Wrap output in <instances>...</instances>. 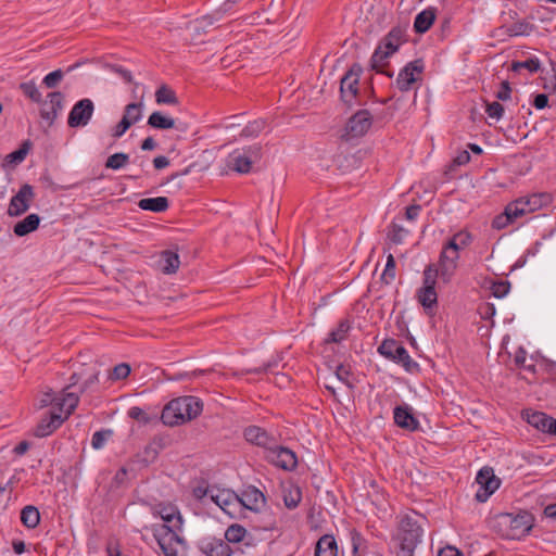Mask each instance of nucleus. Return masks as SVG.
<instances>
[{"mask_svg":"<svg viewBox=\"0 0 556 556\" xmlns=\"http://www.w3.org/2000/svg\"><path fill=\"white\" fill-rule=\"evenodd\" d=\"M131 372V367L128 363L116 364L112 369L108 370L106 382H118L127 379Z\"/></svg>","mask_w":556,"mask_h":556,"instance_id":"nucleus-34","label":"nucleus"},{"mask_svg":"<svg viewBox=\"0 0 556 556\" xmlns=\"http://www.w3.org/2000/svg\"><path fill=\"white\" fill-rule=\"evenodd\" d=\"M435 20V10L428 8L418 13L414 21V29L417 34H425L430 29Z\"/></svg>","mask_w":556,"mask_h":556,"instance_id":"nucleus-27","label":"nucleus"},{"mask_svg":"<svg viewBox=\"0 0 556 556\" xmlns=\"http://www.w3.org/2000/svg\"><path fill=\"white\" fill-rule=\"evenodd\" d=\"M337 554L338 546L332 535L325 534L317 541L315 556H337Z\"/></svg>","mask_w":556,"mask_h":556,"instance_id":"nucleus-31","label":"nucleus"},{"mask_svg":"<svg viewBox=\"0 0 556 556\" xmlns=\"http://www.w3.org/2000/svg\"><path fill=\"white\" fill-rule=\"evenodd\" d=\"M127 414L129 418L137 420L143 425H147L150 421L149 415L138 406L130 407Z\"/></svg>","mask_w":556,"mask_h":556,"instance_id":"nucleus-57","label":"nucleus"},{"mask_svg":"<svg viewBox=\"0 0 556 556\" xmlns=\"http://www.w3.org/2000/svg\"><path fill=\"white\" fill-rule=\"evenodd\" d=\"M509 289L510 283L508 281L503 280L494 282L491 287L492 294L497 299L504 298L509 292Z\"/></svg>","mask_w":556,"mask_h":556,"instance_id":"nucleus-58","label":"nucleus"},{"mask_svg":"<svg viewBox=\"0 0 556 556\" xmlns=\"http://www.w3.org/2000/svg\"><path fill=\"white\" fill-rule=\"evenodd\" d=\"M424 72V62L422 60H414L408 62L399 73L395 86L402 91L406 92L414 88V85L421 80V75Z\"/></svg>","mask_w":556,"mask_h":556,"instance_id":"nucleus-11","label":"nucleus"},{"mask_svg":"<svg viewBox=\"0 0 556 556\" xmlns=\"http://www.w3.org/2000/svg\"><path fill=\"white\" fill-rule=\"evenodd\" d=\"M472 240V235L463 229L453 235V237L446 242L445 247L459 254V251L470 245Z\"/></svg>","mask_w":556,"mask_h":556,"instance_id":"nucleus-33","label":"nucleus"},{"mask_svg":"<svg viewBox=\"0 0 556 556\" xmlns=\"http://www.w3.org/2000/svg\"><path fill=\"white\" fill-rule=\"evenodd\" d=\"M534 29V25L526 20L517 21L510 25H503L496 28L497 36L517 37L529 36Z\"/></svg>","mask_w":556,"mask_h":556,"instance_id":"nucleus-24","label":"nucleus"},{"mask_svg":"<svg viewBox=\"0 0 556 556\" xmlns=\"http://www.w3.org/2000/svg\"><path fill=\"white\" fill-rule=\"evenodd\" d=\"M242 508V518H247L245 511L258 514L266 508V496L254 485L244 486L238 494Z\"/></svg>","mask_w":556,"mask_h":556,"instance_id":"nucleus-10","label":"nucleus"},{"mask_svg":"<svg viewBox=\"0 0 556 556\" xmlns=\"http://www.w3.org/2000/svg\"><path fill=\"white\" fill-rule=\"evenodd\" d=\"M363 68L359 64H353L340 81V94L342 101L351 105L358 94L359 77Z\"/></svg>","mask_w":556,"mask_h":556,"instance_id":"nucleus-9","label":"nucleus"},{"mask_svg":"<svg viewBox=\"0 0 556 556\" xmlns=\"http://www.w3.org/2000/svg\"><path fill=\"white\" fill-rule=\"evenodd\" d=\"M212 500L229 518L242 517V508L237 493L219 491L216 495H212Z\"/></svg>","mask_w":556,"mask_h":556,"instance_id":"nucleus-16","label":"nucleus"},{"mask_svg":"<svg viewBox=\"0 0 556 556\" xmlns=\"http://www.w3.org/2000/svg\"><path fill=\"white\" fill-rule=\"evenodd\" d=\"M513 223H514V220L511 219L510 215L504 210V212L502 214H500L493 218L492 227L494 229L501 230Z\"/></svg>","mask_w":556,"mask_h":556,"instance_id":"nucleus-56","label":"nucleus"},{"mask_svg":"<svg viewBox=\"0 0 556 556\" xmlns=\"http://www.w3.org/2000/svg\"><path fill=\"white\" fill-rule=\"evenodd\" d=\"M30 148H31V142L29 140L24 141L22 143V146L20 147V149L9 153L5 156L4 164L5 165H16V164L22 163L25 160Z\"/></svg>","mask_w":556,"mask_h":556,"instance_id":"nucleus-39","label":"nucleus"},{"mask_svg":"<svg viewBox=\"0 0 556 556\" xmlns=\"http://www.w3.org/2000/svg\"><path fill=\"white\" fill-rule=\"evenodd\" d=\"M527 421L530 426L542 431L554 435V429L556 426V419L548 416L543 412H532L527 414Z\"/></svg>","mask_w":556,"mask_h":556,"instance_id":"nucleus-23","label":"nucleus"},{"mask_svg":"<svg viewBox=\"0 0 556 556\" xmlns=\"http://www.w3.org/2000/svg\"><path fill=\"white\" fill-rule=\"evenodd\" d=\"M130 127V123L122 118L119 123L112 129V137L115 139L121 138Z\"/></svg>","mask_w":556,"mask_h":556,"instance_id":"nucleus-59","label":"nucleus"},{"mask_svg":"<svg viewBox=\"0 0 556 556\" xmlns=\"http://www.w3.org/2000/svg\"><path fill=\"white\" fill-rule=\"evenodd\" d=\"M156 514L162 521H181V515L176 505L172 503H162L156 506Z\"/></svg>","mask_w":556,"mask_h":556,"instance_id":"nucleus-36","label":"nucleus"},{"mask_svg":"<svg viewBox=\"0 0 556 556\" xmlns=\"http://www.w3.org/2000/svg\"><path fill=\"white\" fill-rule=\"evenodd\" d=\"M138 206L143 211L163 213L169 207V201L166 197L144 198L138 202Z\"/></svg>","mask_w":556,"mask_h":556,"instance_id":"nucleus-30","label":"nucleus"},{"mask_svg":"<svg viewBox=\"0 0 556 556\" xmlns=\"http://www.w3.org/2000/svg\"><path fill=\"white\" fill-rule=\"evenodd\" d=\"M247 535V530L239 523H231L230 527L225 532V538L228 544L229 543H239L244 540Z\"/></svg>","mask_w":556,"mask_h":556,"instance_id":"nucleus-41","label":"nucleus"},{"mask_svg":"<svg viewBox=\"0 0 556 556\" xmlns=\"http://www.w3.org/2000/svg\"><path fill=\"white\" fill-rule=\"evenodd\" d=\"M421 211V206L419 204H412L406 207L405 217L407 220H415Z\"/></svg>","mask_w":556,"mask_h":556,"instance_id":"nucleus-62","label":"nucleus"},{"mask_svg":"<svg viewBox=\"0 0 556 556\" xmlns=\"http://www.w3.org/2000/svg\"><path fill=\"white\" fill-rule=\"evenodd\" d=\"M148 125L156 129H170L175 127V119L155 111L149 116Z\"/></svg>","mask_w":556,"mask_h":556,"instance_id":"nucleus-35","label":"nucleus"},{"mask_svg":"<svg viewBox=\"0 0 556 556\" xmlns=\"http://www.w3.org/2000/svg\"><path fill=\"white\" fill-rule=\"evenodd\" d=\"M93 112V104L89 99L78 101L68 115V125L71 127H79L87 125Z\"/></svg>","mask_w":556,"mask_h":556,"instance_id":"nucleus-20","label":"nucleus"},{"mask_svg":"<svg viewBox=\"0 0 556 556\" xmlns=\"http://www.w3.org/2000/svg\"><path fill=\"white\" fill-rule=\"evenodd\" d=\"M283 503L287 508L293 509L295 508L302 498V492L299 486L288 485L282 490Z\"/></svg>","mask_w":556,"mask_h":556,"instance_id":"nucleus-37","label":"nucleus"},{"mask_svg":"<svg viewBox=\"0 0 556 556\" xmlns=\"http://www.w3.org/2000/svg\"><path fill=\"white\" fill-rule=\"evenodd\" d=\"M395 258L392 254H389L387 257V263L384 270L381 275V279L387 283H391L395 278Z\"/></svg>","mask_w":556,"mask_h":556,"instance_id":"nucleus-51","label":"nucleus"},{"mask_svg":"<svg viewBox=\"0 0 556 556\" xmlns=\"http://www.w3.org/2000/svg\"><path fill=\"white\" fill-rule=\"evenodd\" d=\"M421 535L419 523H397L391 535V541L397 548L396 556H414Z\"/></svg>","mask_w":556,"mask_h":556,"instance_id":"nucleus-4","label":"nucleus"},{"mask_svg":"<svg viewBox=\"0 0 556 556\" xmlns=\"http://www.w3.org/2000/svg\"><path fill=\"white\" fill-rule=\"evenodd\" d=\"M40 217L37 214H29L14 225L13 231L17 237H24L38 228Z\"/></svg>","mask_w":556,"mask_h":556,"instance_id":"nucleus-29","label":"nucleus"},{"mask_svg":"<svg viewBox=\"0 0 556 556\" xmlns=\"http://www.w3.org/2000/svg\"><path fill=\"white\" fill-rule=\"evenodd\" d=\"M440 278V274L435 270V266L430 264L424 270L422 287L435 288L437 278Z\"/></svg>","mask_w":556,"mask_h":556,"instance_id":"nucleus-52","label":"nucleus"},{"mask_svg":"<svg viewBox=\"0 0 556 556\" xmlns=\"http://www.w3.org/2000/svg\"><path fill=\"white\" fill-rule=\"evenodd\" d=\"M15 483V477H12L5 482L0 480V513L8 507Z\"/></svg>","mask_w":556,"mask_h":556,"instance_id":"nucleus-40","label":"nucleus"},{"mask_svg":"<svg viewBox=\"0 0 556 556\" xmlns=\"http://www.w3.org/2000/svg\"><path fill=\"white\" fill-rule=\"evenodd\" d=\"M142 117V103H129L125 106L123 119L130 123V126L138 123Z\"/></svg>","mask_w":556,"mask_h":556,"instance_id":"nucleus-43","label":"nucleus"},{"mask_svg":"<svg viewBox=\"0 0 556 556\" xmlns=\"http://www.w3.org/2000/svg\"><path fill=\"white\" fill-rule=\"evenodd\" d=\"M505 211L510 215L511 219L515 222L517 218L529 214L525 204H522L520 198L508 203L505 207Z\"/></svg>","mask_w":556,"mask_h":556,"instance_id":"nucleus-50","label":"nucleus"},{"mask_svg":"<svg viewBox=\"0 0 556 556\" xmlns=\"http://www.w3.org/2000/svg\"><path fill=\"white\" fill-rule=\"evenodd\" d=\"M458 258H459L458 253L448 249L445 245L443 247V249L440 253L438 266H435V270L439 271L440 279L444 283H448L452 280V278L454 277L455 271L457 269Z\"/></svg>","mask_w":556,"mask_h":556,"instance_id":"nucleus-15","label":"nucleus"},{"mask_svg":"<svg viewBox=\"0 0 556 556\" xmlns=\"http://www.w3.org/2000/svg\"><path fill=\"white\" fill-rule=\"evenodd\" d=\"M416 298L425 312L432 314L438 306V294L433 287H421L417 290Z\"/></svg>","mask_w":556,"mask_h":556,"instance_id":"nucleus-25","label":"nucleus"},{"mask_svg":"<svg viewBox=\"0 0 556 556\" xmlns=\"http://www.w3.org/2000/svg\"><path fill=\"white\" fill-rule=\"evenodd\" d=\"M265 126L266 122L264 119H255L250 122L241 130V136L245 138L257 137L265 129Z\"/></svg>","mask_w":556,"mask_h":556,"instance_id":"nucleus-46","label":"nucleus"},{"mask_svg":"<svg viewBox=\"0 0 556 556\" xmlns=\"http://www.w3.org/2000/svg\"><path fill=\"white\" fill-rule=\"evenodd\" d=\"M533 106L536 109V110H543L545 109L547 105H548V97L547 94L545 93H539L534 97L533 99V102H532Z\"/></svg>","mask_w":556,"mask_h":556,"instance_id":"nucleus-61","label":"nucleus"},{"mask_svg":"<svg viewBox=\"0 0 556 556\" xmlns=\"http://www.w3.org/2000/svg\"><path fill=\"white\" fill-rule=\"evenodd\" d=\"M541 67V62L538 58H529L525 61H516L511 63V71L520 72L521 70H527L530 73H536Z\"/></svg>","mask_w":556,"mask_h":556,"instance_id":"nucleus-44","label":"nucleus"},{"mask_svg":"<svg viewBox=\"0 0 556 556\" xmlns=\"http://www.w3.org/2000/svg\"><path fill=\"white\" fill-rule=\"evenodd\" d=\"M496 98L501 101H506L510 99L511 88L508 81H502L501 89L496 92Z\"/></svg>","mask_w":556,"mask_h":556,"instance_id":"nucleus-60","label":"nucleus"},{"mask_svg":"<svg viewBox=\"0 0 556 556\" xmlns=\"http://www.w3.org/2000/svg\"><path fill=\"white\" fill-rule=\"evenodd\" d=\"M20 521H40V513L36 506L27 505L21 511Z\"/></svg>","mask_w":556,"mask_h":556,"instance_id":"nucleus-53","label":"nucleus"},{"mask_svg":"<svg viewBox=\"0 0 556 556\" xmlns=\"http://www.w3.org/2000/svg\"><path fill=\"white\" fill-rule=\"evenodd\" d=\"M476 482L478 490L476 492V500L480 503L486 502L488 498L500 488L501 480L494 475V470L491 467L481 468L477 476Z\"/></svg>","mask_w":556,"mask_h":556,"instance_id":"nucleus-8","label":"nucleus"},{"mask_svg":"<svg viewBox=\"0 0 556 556\" xmlns=\"http://www.w3.org/2000/svg\"><path fill=\"white\" fill-rule=\"evenodd\" d=\"M20 89L33 102L40 103L42 101L41 100V93L38 90V88H37V86H36L34 80H30V81H27V83H22L20 85Z\"/></svg>","mask_w":556,"mask_h":556,"instance_id":"nucleus-47","label":"nucleus"},{"mask_svg":"<svg viewBox=\"0 0 556 556\" xmlns=\"http://www.w3.org/2000/svg\"><path fill=\"white\" fill-rule=\"evenodd\" d=\"M163 258H164V266H163L164 273H166V274L176 273L177 269L179 268V264H180L178 254L174 253L172 251H165L163 253Z\"/></svg>","mask_w":556,"mask_h":556,"instance_id":"nucleus-45","label":"nucleus"},{"mask_svg":"<svg viewBox=\"0 0 556 556\" xmlns=\"http://www.w3.org/2000/svg\"><path fill=\"white\" fill-rule=\"evenodd\" d=\"M205 556H231L232 549L227 542L217 538H203L197 544Z\"/></svg>","mask_w":556,"mask_h":556,"instance_id":"nucleus-19","label":"nucleus"},{"mask_svg":"<svg viewBox=\"0 0 556 556\" xmlns=\"http://www.w3.org/2000/svg\"><path fill=\"white\" fill-rule=\"evenodd\" d=\"M520 200L522 204H525L528 213H532L549 205L552 203V195L547 192H539L521 197Z\"/></svg>","mask_w":556,"mask_h":556,"instance_id":"nucleus-26","label":"nucleus"},{"mask_svg":"<svg viewBox=\"0 0 556 556\" xmlns=\"http://www.w3.org/2000/svg\"><path fill=\"white\" fill-rule=\"evenodd\" d=\"M351 329V321L348 318L341 319L337 327L328 333V337L325 339V343H341L348 338Z\"/></svg>","mask_w":556,"mask_h":556,"instance_id":"nucleus-28","label":"nucleus"},{"mask_svg":"<svg viewBox=\"0 0 556 556\" xmlns=\"http://www.w3.org/2000/svg\"><path fill=\"white\" fill-rule=\"evenodd\" d=\"M48 99L42 102L40 115L51 124L63 108V94L60 91H53L48 94Z\"/></svg>","mask_w":556,"mask_h":556,"instance_id":"nucleus-22","label":"nucleus"},{"mask_svg":"<svg viewBox=\"0 0 556 556\" xmlns=\"http://www.w3.org/2000/svg\"><path fill=\"white\" fill-rule=\"evenodd\" d=\"M33 186L24 184L15 195L12 197L8 207V215L17 217L26 213L35 199Z\"/></svg>","mask_w":556,"mask_h":556,"instance_id":"nucleus-13","label":"nucleus"},{"mask_svg":"<svg viewBox=\"0 0 556 556\" xmlns=\"http://www.w3.org/2000/svg\"><path fill=\"white\" fill-rule=\"evenodd\" d=\"M393 419L394 424L402 429L416 431L419 428V421L407 404L399 405L394 408Z\"/></svg>","mask_w":556,"mask_h":556,"instance_id":"nucleus-21","label":"nucleus"},{"mask_svg":"<svg viewBox=\"0 0 556 556\" xmlns=\"http://www.w3.org/2000/svg\"><path fill=\"white\" fill-rule=\"evenodd\" d=\"M106 72H110L111 74L115 75L117 78H119L122 81L126 84H129L132 80V75L130 71L126 70L122 65L111 64L106 62Z\"/></svg>","mask_w":556,"mask_h":556,"instance_id":"nucleus-48","label":"nucleus"},{"mask_svg":"<svg viewBox=\"0 0 556 556\" xmlns=\"http://www.w3.org/2000/svg\"><path fill=\"white\" fill-rule=\"evenodd\" d=\"M128 161L129 155L127 153H114L106 159V168H112L115 170L121 169L128 163Z\"/></svg>","mask_w":556,"mask_h":556,"instance_id":"nucleus-49","label":"nucleus"},{"mask_svg":"<svg viewBox=\"0 0 556 556\" xmlns=\"http://www.w3.org/2000/svg\"><path fill=\"white\" fill-rule=\"evenodd\" d=\"M491 531L505 540H521L530 534L534 523H490Z\"/></svg>","mask_w":556,"mask_h":556,"instance_id":"nucleus-14","label":"nucleus"},{"mask_svg":"<svg viewBox=\"0 0 556 556\" xmlns=\"http://www.w3.org/2000/svg\"><path fill=\"white\" fill-rule=\"evenodd\" d=\"M81 376V374H73L71 377V384L63 389L62 394H56L51 389L43 391L40 394L38 407L45 408L52 405L54 407L53 410L61 413L66 412V416H71L76 408L79 399L77 393L70 390L77 384Z\"/></svg>","mask_w":556,"mask_h":556,"instance_id":"nucleus-3","label":"nucleus"},{"mask_svg":"<svg viewBox=\"0 0 556 556\" xmlns=\"http://www.w3.org/2000/svg\"><path fill=\"white\" fill-rule=\"evenodd\" d=\"M244 438L248 442L264 447L267 446L270 441L268 433L257 426L248 427L244 430Z\"/></svg>","mask_w":556,"mask_h":556,"instance_id":"nucleus-32","label":"nucleus"},{"mask_svg":"<svg viewBox=\"0 0 556 556\" xmlns=\"http://www.w3.org/2000/svg\"><path fill=\"white\" fill-rule=\"evenodd\" d=\"M153 535L165 556H178V546L184 543V539L168 523H156Z\"/></svg>","mask_w":556,"mask_h":556,"instance_id":"nucleus-7","label":"nucleus"},{"mask_svg":"<svg viewBox=\"0 0 556 556\" xmlns=\"http://www.w3.org/2000/svg\"><path fill=\"white\" fill-rule=\"evenodd\" d=\"M409 235V230L405 229L403 226L392 222L389 226L388 238L394 244H401L405 240V238Z\"/></svg>","mask_w":556,"mask_h":556,"instance_id":"nucleus-42","label":"nucleus"},{"mask_svg":"<svg viewBox=\"0 0 556 556\" xmlns=\"http://www.w3.org/2000/svg\"><path fill=\"white\" fill-rule=\"evenodd\" d=\"M155 102L157 104L176 105L179 101L176 92L170 87L162 85L155 91Z\"/></svg>","mask_w":556,"mask_h":556,"instance_id":"nucleus-38","label":"nucleus"},{"mask_svg":"<svg viewBox=\"0 0 556 556\" xmlns=\"http://www.w3.org/2000/svg\"><path fill=\"white\" fill-rule=\"evenodd\" d=\"M262 157V148L260 144L247 146L231 151L226 157L228 169L239 174H248L252 165Z\"/></svg>","mask_w":556,"mask_h":556,"instance_id":"nucleus-5","label":"nucleus"},{"mask_svg":"<svg viewBox=\"0 0 556 556\" xmlns=\"http://www.w3.org/2000/svg\"><path fill=\"white\" fill-rule=\"evenodd\" d=\"M372 125V117L369 111L359 110L352 115L344 128L343 138L346 140L364 136Z\"/></svg>","mask_w":556,"mask_h":556,"instance_id":"nucleus-12","label":"nucleus"},{"mask_svg":"<svg viewBox=\"0 0 556 556\" xmlns=\"http://www.w3.org/2000/svg\"><path fill=\"white\" fill-rule=\"evenodd\" d=\"M203 410L202 401L192 395L172 400L162 410L161 419L166 426H178L197 418Z\"/></svg>","mask_w":556,"mask_h":556,"instance_id":"nucleus-1","label":"nucleus"},{"mask_svg":"<svg viewBox=\"0 0 556 556\" xmlns=\"http://www.w3.org/2000/svg\"><path fill=\"white\" fill-rule=\"evenodd\" d=\"M63 76L64 73L62 72V70H56L45 76L42 83L47 88L52 89L58 86V84L62 80Z\"/></svg>","mask_w":556,"mask_h":556,"instance_id":"nucleus-55","label":"nucleus"},{"mask_svg":"<svg viewBox=\"0 0 556 556\" xmlns=\"http://www.w3.org/2000/svg\"><path fill=\"white\" fill-rule=\"evenodd\" d=\"M267 458L276 467L287 471H292L298 466V457L295 453L288 447L276 446L270 448Z\"/></svg>","mask_w":556,"mask_h":556,"instance_id":"nucleus-17","label":"nucleus"},{"mask_svg":"<svg viewBox=\"0 0 556 556\" xmlns=\"http://www.w3.org/2000/svg\"><path fill=\"white\" fill-rule=\"evenodd\" d=\"M404 42H406V28L400 25L392 27L380 40L370 58L371 70L384 74L388 77H392L393 72L384 71L383 66L388 64V59L394 54Z\"/></svg>","mask_w":556,"mask_h":556,"instance_id":"nucleus-2","label":"nucleus"},{"mask_svg":"<svg viewBox=\"0 0 556 556\" xmlns=\"http://www.w3.org/2000/svg\"><path fill=\"white\" fill-rule=\"evenodd\" d=\"M527 359V351L523 348H519L514 356L515 365L519 368L525 366Z\"/></svg>","mask_w":556,"mask_h":556,"instance_id":"nucleus-63","label":"nucleus"},{"mask_svg":"<svg viewBox=\"0 0 556 556\" xmlns=\"http://www.w3.org/2000/svg\"><path fill=\"white\" fill-rule=\"evenodd\" d=\"M439 556H463V554L456 547L447 545L439 551Z\"/></svg>","mask_w":556,"mask_h":556,"instance_id":"nucleus-64","label":"nucleus"},{"mask_svg":"<svg viewBox=\"0 0 556 556\" xmlns=\"http://www.w3.org/2000/svg\"><path fill=\"white\" fill-rule=\"evenodd\" d=\"M378 352L383 357L400 364L408 372L417 370L419 365L408 354L405 346L395 339H384L378 346Z\"/></svg>","mask_w":556,"mask_h":556,"instance_id":"nucleus-6","label":"nucleus"},{"mask_svg":"<svg viewBox=\"0 0 556 556\" xmlns=\"http://www.w3.org/2000/svg\"><path fill=\"white\" fill-rule=\"evenodd\" d=\"M485 113L489 117L500 121L504 115V106L497 101L486 103Z\"/></svg>","mask_w":556,"mask_h":556,"instance_id":"nucleus-54","label":"nucleus"},{"mask_svg":"<svg viewBox=\"0 0 556 556\" xmlns=\"http://www.w3.org/2000/svg\"><path fill=\"white\" fill-rule=\"evenodd\" d=\"M68 417L66 412L52 410L38 422L34 430V435L45 438L52 434Z\"/></svg>","mask_w":556,"mask_h":556,"instance_id":"nucleus-18","label":"nucleus"}]
</instances>
